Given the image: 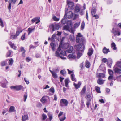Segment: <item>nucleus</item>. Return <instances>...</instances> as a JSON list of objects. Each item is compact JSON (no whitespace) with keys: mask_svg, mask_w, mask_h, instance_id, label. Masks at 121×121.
<instances>
[{"mask_svg":"<svg viewBox=\"0 0 121 121\" xmlns=\"http://www.w3.org/2000/svg\"><path fill=\"white\" fill-rule=\"evenodd\" d=\"M86 98L87 100V101H91V97L90 94L88 95H86Z\"/></svg>","mask_w":121,"mask_h":121,"instance_id":"22","label":"nucleus"},{"mask_svg":"<svg viewBox=\"0 0 121 121\" xmlns=\"http://www.w3.org/2000/svg\"><path fill=\"white\" fill-rule=\"evenodd\" d=\"M95 90L98 93H101V91H100V88L99 87H96Z\"/></svg>","mask_w":121,"mask_h":121,"instance_id":"53","label":"nucleus"},{"mask_svg":"<svg viewBox=\"0 0 121 121\" xmlns=\"http://www.w3.org/2000/svg\"><path fill=\"white\" fill-rule=\"evenodd\" d=\"M50 92H52L53 94L55 92V90L54 87H52L49 89Z\"/></svg>","mask_w":121,"mask_h":121,"instance_id":"48","label":"nucleus"},{"mask_svg":"<svg viewBox=\"0 0 121 121\" xmlns=\"http://www.w3.org/2000/svg\"><path fill=\"white\" fill-rule=\"evenodd\" d=\"M42 118L41 120L42 121H44L47 118V116L46 114H43L42 115Z\"/></svg>","mask_w":121,"mask_h":121,"instance_id":"49","label":"nucleus"},{"mask_svg":"<svg viewBox=\"0 0 121 121\" xmlns=\"http://www.w3.org/2000/svg\"><path fill=\"white\" fill-rule=\"evenodd\" d=\"M120 61H118L116 62V64L115 65L121 68V59Z\"/></svg>","mask_w":121,"mask_h":121,"instance_id":"27","label":"nucleus"},{"mask_svg":"<svg viewBox=\"0 0 121 121\" xmlns=\"http://www.w3.org/2000/svg\"><path fill=\"white\" fill-rule=\"evenodd\" d=\"M85 107V105L84 104L83 100L82 99L81 100V104L80 108L82 109L84 108Z\"/></svg>","mask_w":121,"mask_h":121,"instance_id":"25","label":"nucleus"},{"mask_svg":"<svg viewBox=\"0 0 121 121\" xmlns=\"http://www.w3.org/2000/svg\"><path fill=\"white\" fill-rule=\"evenodd\" d=\"M48 116L49 117L50 121H51L52 118V114L50 112H48Z\"/></svg>","mask_w":121,"mask_h":121,"instance_id":"39","label":"nucleus"},{"mask_svg":"<svg viewBox=\"0 0 121 121\" xmlns=\"http://www.w3.org/2000/svg\"><path fill=\"white\" fill-rule=\"evenodd\" d=\"M85 66L87 68H89L90 66V64L89 62L87 60H86V61Z\"/></svg>","mask_w":121,"mask_h":121,"instance_id":"35","label":"nucleus"},{"mask_svg":"<svg viewBox=\"0 0 121 121\" xmlns=\"http://www.w3.org/2000/svg\"><path fill=\"white\" fill-rule=\"evenodd\" d=\"M71 80L73 81H76V78H75V75L74 74H71Z\"/></svg>","mask_w":121,"mask_h":121,"instance_id":"38","label":"nucleus"},{"mask_svg":"<svg viewBox=\"0 0 121 121\" xmlns=\"http://www.w3.org/2000/svg\"><path fill=\"white\" fill-rule=\"evenodd\" d=\"M69 38L71 42H73L75 41V37L73 35H70L69 37Z\"/></svg>","mask_w":121,"mask_h":121,"instance_id":"24","label":"nucleus"},{"mask_svg":"<svg viewBox=\"0 0 121 121\" xmlns=\"http://www.w3.org/2000/svg\"><path fill=\"white\" fill-rule=\"evenodd\" d=\"M105 75L103 73H98L96 75L97 77L100 78H103L105 77Z\"/></svg>","mask_w":121,"mask_h":121,"instance_id":"10","label":"nucleus"},{"mask_svg":"<svg viewBox=\"0 0 121 121\" xmlns=\"http://www.w3.org/2000/svg\"><path fill=\"white\" fill-rule=\"evenodd\" d=\"M65 14L64 16V18H63L61 21V23L62 24H65L67 22V18L65 17Z\"/></svg>","mask_w":121,"mask_h":121,"instance_id":"15","label":"nucleus"},{"mask_svg":"<svg viewBox=\"0 0 121 121\" xmlns=\"http://www.w3.org/2000/svg\"><path fill=\"white\" fill-rule=\"evenodd\" d=\"M53 19L54 21H59V18H57L55 16H53Z\"/></svg>","mask_w":121,"mask_h":121,"instance_id":"55","label":"nucleus"},{"mask_svg":"<svg viewBox=\"0 0 121 121\" xmlns=\"http://www.w3.org/2000/svg\"><path fill=\"white\" fill-rule=\"evenodd\" d=\"M80 22H78L76 23L74 25L73 27L74 28H77L80 25Z\"/></svg>","mask_w":121,"mask_h":121,"instance_id":"37","label":"nucleus"},{"mask_svg":"<svg viewBox=\"0 0 121 121\" xmlns=\"http://www.w3.org/2000/svg\"><path fill=\"white\" fill-rule=\"evenodd\" d=\"M111 47L114 50H116L117 49V48L116 47V45L115 43L113 42L111 44Z\"/></svg>","mask_w":121,"mask_h":121,"instance_id":"36","label":"nucleus"},{"mask_svg":"<svg viewBox=\"0 0 121 121\" xmlns=\"http://www.w3.org/2000/svg\"><path fill=\"white\" fill-rule=\"evenodd\" d=\"M96 9L95 7H93L92 8L91 10V13L92 15H94L95 14L96 12Z\"/></svg>","mask_w":121,"mask_h":121,"instance_id":"19","label":"nucleus"},{"mask_svg":"<svg viewBox=\"0 0 121 121\" xmlns=\"http://www.w3.org/2000/svg\"><path fill=\"white\" fill-rule=\"evenodd\" d=\"M59 118L60 121H63L65 119L66 117L65 114H64L63 117H59Z\"/></svg>","mask_w":121,"mask_h":121,"instance_id":"43","label":"nucleus"},{"mask_svg":"<svg viewBox=\"0 0 121 121\" xmlns=\"http://www.w3.org/2000/svg\"><path fill=\"white\" fill-rule=\"evenodd\" d=\"M73 14L72 12L71 11L67 13V17L69 19L70 18L72 17Z\"/></svg>","mask_w":121,"mask_h":121,"instance_id":"13","label":"nucleus"},{"mask_svg":"<svg viewBox=\"0 0 121 121\" xmlns=\"http://www.w3.org/2000/svg\"><path fill=\"white\" fill-rule=\"evenodd\" d=\"M11 47L14 50H16L17 47L14 44H13L12 45H11Z\"/></svg>","mask_w":121,"mask_h":121,"instance_id":"64","label":"nucleus"},{"mask_svg":"<svg viewBox=\"0 0 121 121\" xmlns=\"http://www.w3.org/2000/svg\"><path fill=\"white\" fill-rule=\"evenodd\" d=\"M85 25V22H84V21H83L82 22V23H81V30H82L84 28Z\"/></svg>","mask_w":121,"mask_h":121,"instance_id":"41","label":"nucleus"},{"mask_svg":"<svg viewBox=\"0 0 121 121\" xmlns=\"http://www.w3.org/2000/svg\"><path fill=\"white\" fill-rule=\"evenodd\" d=\"M121 32V30L115 27L113 28L112 30L111 31L112 33H114L115 36L116 35L118 36L120 35Z\"/></svg>","mask_w":121,"mask_h":121,"instance_id":"2","label":"nucleus"},{"mask_svg":"<svg viewBox=\"0 0 121 121\" xmlns=\"http://www.w3.org/2000/svg\"><path fill=\"white\" fill-rule=\"evenodd\" d=\"M36 46H34L32 45H31L30 46V49H34L36 47Z\"/></svg>","mask_w":121,"mask_h":121,"instance_id":"62","label":"nucleus"},{"mask_svg":"<svg viewBox=\"0 0 121 121\" xmlns=\"http://www.w3.org/2000/svg\"><path fill=\"white\" fill-rule=\"evenodd\" d=\"M50 45L51 46L52 50L53 51H54L56 46L55 44L53 43L52 42L50 43Z\"/></svg>","mask_w":121,"mask_h":121,"instance_id":"33","label":"nucleus"},{"mask_svg":"<svg viewBox=\"0 0 121 121\" xmlns=\"http://www.w3.org/2000/svg\"><path fill=\"white\" fill-rule=\"evenodd\" d=\"M1 66H3L5 65L6 64V63L4 61H2L1 63Z\"/></svg>","mask_w":121,"mask_h":121,"instance_id":"60","label":"nucleus"},{"mask_svg":"<svg viewBox=\"0 0 121 121\" xmlns=\"http://www.w3.org/2000/svg\"><path fill=\"white\" fill-rule=\"evenodd\" d=\"M92 16L95 17V19H97L99 18V16L97 14L94 15H92Z\"/></svg>","mask_w":121,"mask_h":121,"instance_id":"61","label":"nucleus"},{"mask_svg":"<svg viewBox=\"0 0 121 121\" xmlns=\"http://www.w3.org/2000/svg\"><path fill=\"white\" fill-rule=\"evenodd\" d=\"M86 91V88L85 86H84L80 94L81 95H82L85 94Z\"/></svg>","mask_w":121,"mask_h":121,"instance_id":"21","label":"nucleus"},{"mask_svg":"<svg viewBox=\"0 0 121 121\" xmlns=\"http://www.w3.org/2000/svg\"><path fill=\"white\" fill-rule=\"evenodd\" d=\"M27 95L26 93L24 95V101L25 102L27 99Z\"/></svg>","mask_w":121,"mask_h":121,"instance_id":"56","label":"nucleus"},{"mask_svg":"<svg viewBox=\"0 0 121 121\" xmlns=\"http://www.w3.org/2000/svg\"><path fill=\"white\" fill-rule=\"evenodd\" d=\"M39 19L40 18L39 17H36L32 19L31 20L32 23H34L35 22H36L35 24L38 23L40 22Z\"/></svg>","mask_w":121,"mask_h":121,"instance_id":"9","label":"nucleus"},{"mask_svg":"<svg viewBox=\"0 0 121 121\" xmlns=\"http://www.w3.org/2000/svg\"><path fill=\"white\" fill-rule=\"evenodd\" d=\"M108 71L110 75H113V72L112 70L110 69H108Z\"/></svg>","mask_w":121,"mask_h":121,"instance_id":"52","label":"nucleus"},{"mask_svg":"<svg viewBox=\"0 0 121 121\" xmlns=\"http://www.w3.org/2000/svg\"><path fill=\"white\" fill-rule=\"evenodd\" d=\"M108 79L109 81L112 80H115L116 79L115 77H114L113 75H110L108 77Z\"/></svg>","mask_w":121,"mask_h":121,"instance_id":"30","label":"nucleus"},{"mask_svg":"<svg viewBox=\"0 0 121 121\" xmlns=\"http://www.w3.org/2000/svg\"><path fill=\"white\" fill-rule=\"evenodd\" d=\"M26 33H24V34L23 35L21 38V39L22 40H23L25 39V35Z\"/></svg>","mask_w":121,"mask_h":121,"instance_id":"59","label":"nucleus"},{"mask_svg":"<svg viewBox=\"0 0 121 121\" xmlns=\"http://www.w3.org/2000/svg\"><path fill=\"white\" fill-rule=\"evenodd\" d=\"M60 73L63 76H65L66 73V72L65 69L61 70L60 71Z\"/></svg>","mask_w":121,"mask_h":121,"instance_id":"40","label":"nucleus"},{"mask_svg":"<svg viewBox=\"0 0 121 121\" xmlns=\"http://www.w3.org/2000/svg\"><path fill=\"white\" fill-rule=\"evenodd\" d=\"M35 30V28H33V29H31L30 28H28V30L29 31V32L28 33V35H29L31 33L32 31L33 30Z\"/></svg>","mask_w":121,"mask_h":121,"instance_id":"47","label":"nucleus"},{"mask_svg":"<svg viewBox=\"0 0 121 121\" xmlns=\"http://www.w3.org/2000/svg\"><path fill=\"white\" fill-rule=\"evenodd\" d=\"M69 82V80L68 78H67L65 80V86L66 87H68V83Z\"/></svg>","mask_w":121,"mask_h":121,"instance_id":"26","label":"nucleus"},{"mask_svg":"<svg viewBox=\"0 0 121 121\" xmlns=\"http://www.w3.org/2000/svg\"><path fill=\"white\" fill-rule=\"evenodd\" d=\"M13 60L12 58L9 60L8 62L9 65H12L13 63Z\"/></svg>","mask_w":121,"mask_h":121,"instance_id":"50","label":"nucleus"},{"mask_svg":"<svg viewBox=\"0 0 121 121\" xmlns=\"http://www.w3.org/2000/svg\"><path fill=\"white\" fill-rule=\"evenodd\" d=\"M115 78L117 81H121V75L117 76Z\"/></svg>","mask_w":121,"mask_h":121,"instance_id":"46","label":"nucleus"},{"mask_svg":"<svg viewBox=\"0 0 121 121\" xmlns=\"http://www.w3.org/2000/svg\"><path fill=\"white\" fill-rule=\"evenodd\" d=\"M82 55V53L78 52L77 53V58L78 59Z\"/></svg>","mask_w":121,"mask_h":121,"instance_id":"51","label":"nucleus"},{"mask_svg":"<svg viewBox=\"0 0 121 121\" xmlns=\"http://www.w3.org/2000/svg\"><path fill=\"white\" fill-rule=\"evenodd\" d=\"M17 37V35H12L10 36V38L11 39H13L16 38Z\"/></svg>","mask_w":121,"mask_h":121,"instance_id":"54","label":"nucleus"},{"mask_svg":"<svg viewBox=\"0 0 121 121\" xmlns=\"http://www.w3.org/2000/svg\"><path fill=\"white\" fill-rule=\"evenodd\" d=\"M68 104V101L66 99H63L60 101V105L61 107L67 106Z\"/></svg>","mask_w":121,"mask_h":121,"instance_id":"3","label":"nucleus"},{"mask_svg":"<svg viewBox=\"0 0 121 121\" xmlns=\"http://www.w3.org/2000/svg\"><path fill=\"white\" fill-rule=\"evenodd\" d=\"M65 54V52L64 51H62L60 52L58 51H56L55 52V56L57 57L60 58L64 60L66 59V58L62 56H64Z\"/></svg>","mask_w":121,"mask_h":121,"instance_id":"1","label":"nucleus"},{"mask_svg":"<svg viewBox=\"0 0 121 121\" xmlns=\"http://www.w3.org/2000/svg\"><path fill=\"white\" fill-rule=\"evenodd\" d=\"M16 111V110L15 109V108L13 106H10L9 110V112L10 113L15 112Z\"/></svg>","mask_w":121,"mask_h":121,"instance_id":"16","label":"nucleus"},{"mask_svg":"<svg viewBox=\"0 0 121 121\" xmlns=\"http://www.w3.org/2000/svg\"><path fill=\"white\" fill-rule=\"evenodd\" d=\"M17 31H22V28L20 27H18L17 28Z\"/></svg>","mask_w":121,"mask_h":121,"instance_id":"63","label":"nucleus"},{"mask_svg":"<svg viewBox=\"0 0 121 121\" xmlns=\"http://www.w3.org/2000/svg\"><path fill=\"white\" fill-rule=\"evenodd\" d=\"M80 8L79 7L78 4H77L75 8V11L77 12H78L80 11Z\"/></svg>","mask_w":121,"mask_h":121,"instance_id":"34","label":"nucleus"},{"mask_svg":"<svg viewBox=\"0 0 121 121\" xmlns=\"http://www.w3.org/2000/svg\"><path fill=\"white\" fill-rule=\"evenodd\" d=\"M28 119V117L27 115H25L22 116V121H25Z\"/></svg>","mask_w":121,"mask_h":121,"instance_id":"20","label":"nucleus"},{"mask_svg":"<svg viewBox=\"0 0 121 121\" xmlns=\"http://www.w3.org/2000/svg\"><path fill=\"white\" fill-rule=\"evenodd\" d=\"M93 53V51L92 49H89L88 52V55L89 56L91 55Z\"/></svg>","mask_w":121,"mask_h":121,"instance_id":"44","label":"nucleus"},{"mask_svg":"<svg viewBox=\"0 0 121 121\" xmlns=\"http://www.w3.org/2000/svg\"><path fill=\"white\" fill-rule=\"evenodd\" d=\"M75 56L74 55L72 54H69L68 56V57L69 58H74Z\"/></svg>","mask_w":121,"mask_h":121,"instance_id":"42","label":"nucleus"},{"mask_svg":"<svg viewBox=\"0 0 121 121\" xmlns=\"http://www.w3.org/2000/svg\"><path fill=\"white\" fill-rule=\"evenodd\" d=\"M70 27L68 25H65L63 27L64 30H66L67 31L69 30Z\"/></svg>","mask_w":121,"mask_h":121,"instance_id":"31","label":"nucleus"},{"mask_svg":"<svg viewBox=\"0 0 121 121\" xmlns=\"http://www.w3.org/2000/svg\"><path fill=\"white\" fill-rule=\"evenodd\" d=\"M21 51H23L22 53V55L24 57L25 56V53L26 52L25 50L24 47H21L20 48Z\"/></svg>","mask_w":121,"mask_h":121,"instance_id":"28","label":"nucleus"},{"mask_svg":"<svg viewBox=\"0 0 121 121\" xmlns=\"http://www.w3.org/2000/svg\"><path fill=\"white\" fill-rule=\"evenodd\" d=\"M67 3L69 9H74V4L73 3L70 1H68V0H67Z\"/></svg>","mask_w":121,"mask_h":121,"instance_id":"7","label":"nucleus"},{"mask_svg":"<svg viewBox=\"0 0 121 121\" xmlns=\"http://www.w3.org/2000/svg\"><path fill=\"white\" fill-rule=\"evenodd\" d=\"M0 25L2 27L4 26L3 21L2 19L0 18Z\"/></svg>","mask_w":121,"mask_h":121,"instance_id":"57","label":"nucleus"},{"mask_svg":"<svg viewBox=\"0 0 121 121\" xmlns=\"http://www.w3.org/2000/svg\"><path fill=\"white\" fill-rule=\"evenodd\" d=\"M22 86L21 85L16 86V90H19L22 89Z\"/></svg>","mask_w":121,"mask_h":121,"instance_id":"45","label":"nucleus"},{"mask_svg":"<svg viewBox=\"0 0 121 121\" xmlns=\"http://www.w3.org/2000/svg\"><path fill=\"white\" fill-rule=\"evenodd\" d=\"M61 27L58 24H56L54 25L53 24H52L50 26V27L52 29V31H53L55 30H58L59 28Z\"/></svg>","mask_w":121,"mask_h":121,"instance_id":"6","label":"nucleus"},{"mask_svg":"<svg viewBox=\"0 0 121 121\" xmlns=\"http://www.w3.org/2000/svg\"><path fill=\"white\" fill-rule=\"evenodd\" d=\"M81 84V83L80 82H78L77 84H76L74 82V85L76 89H77L79 88Z\"/></svg>","mask_w":121,"mask_h":121,"instance_id":"18","label":"nucleus"},{"mask_svg":"<svg viewBox=\"0 0 121 121\" xmlns=\"http://www.w3.org/2000/svg\"><path fill=\"white\" fill-rule=\"evenodd\" d=\"M76 42L78 43H80L81 45L82 44H84L85 41V39L84 38H82L80 39L78 37H76Z\"/></svg>","mask_w":121,"mask_h":121,"instance_id":"5","label":"nucleus"},{"mask_svg":"<svg viewBox=\"0 0 121 121\" xmlns=\"http://www.w3.org/2000/svg\"><path fill=\"white\" fill-rule=\"evenodd\" d=\"M84 44H82L80 45H76L75 46V48L76 49V50L78 51H81L83 52L84 50L85 49V48L84 46Z\"/></svg>","mask_w":121,"mask_h":121,"instance_id":"4","label":"nucleus"},{"mask_svg":"<svg viewBox=\"0 0 121 121\" xmlns=\"http://www.w3.org/2000/svg\"><path fill=\"white\" fill-rule=\"evenodd\" d=\"M113 70L115 73L118 74H120L121 73V69L117 68L115 65L113 67Z\"/></svg>","mask_w":121,"mask_h":121,"instance_id":"8","label":"nucleus"},{"mask_svg":"<svg viewBox=\"0 0 121 121\" xmlns=\"http://www.w3.org/2000/svg\"><path fill=\"white\" fill-rule=\"evenodd\" d=\"M45 96H44L43 97L40 99V101L43 104H44L47 101V99L45 98Z\"/></svg>","mask_w":121,"mask_h":121,"instance_id":"23","label":"nucleus"},{"mask_svg":"<svg viewBox=\"0 0 121 121\" xmlns=\"http://www.w3.org/2000/svg\"><path fill=\"white\" fill-rule=\"evenodd\" d=\"M97 82L98 84H99L102 85L104 83V82L103 80L100 78L99 79L97 80Z\"/></svg>","mask_w":121,"mask_h":121,"instance_id":"32","label":"nucleus"},{"mask_svg":"<svg viewBox=\"0 0 121 121\" xmlns=\"http://www.w3.org/2000/svg\"><path fill=\"white\" fill-rule=\"evenodd\" d=\"M102 52L104 54H107L110 51L109 49H107L106 47H104L103 48Z\"/></svg>","mask_w":121,"mask_h":121,"instance_id":"12","label":"nucleus"},{"mask_svg":"<svg viewBox=\"0 0 121 121\" xmlns=\"http://www.w3.org/2000/svg\"><path fill=\"white\" fill-rule=\"evenodd\" d=\"M112 63L113 61L112 59L111 58L108 59L107 62V65L110 68H111Z\"/></svg>","mask_w":121,"mask_h":121,"instance_id":"11","label":"nucleus"},{"mask_svg":"<svg viewBox=\"0 0 121 121\" xmlns=\"http://www.w3.org/2000/svg\"><path fill=\"white\" fill-rule=\"evenodd\" d=\"M8 2L9 4L8 6V8L9 10H10L11 6V4L12 3H13V2L11 0H9L8 1Z\"/></svg>","mask_w":121,"mask_h":121,"instance_id":"29","label":"nucleus"},{"mask_svg":"<svg viewBox=\"0 0 121 121\" xmlns=\"http://www.w3.org/2000/svg\"><path fill=\"white\" fill-rule=\"evenodd\" d=\"M12 52V51L11 50H9L7 52V56L8 57L10 56Z\"/></svg>","mask_w":121,"mask_h":121,"instance_id":"58","label":"nucleus"},{"mask_svg":"<svg viewBox=\"0 0 121 121\" xmlns=\"http://www.w3.org/2000/svg\"><path fill=\"white\" fill-rule=\"evenodd\" d=\"M50 72L52 74V76L55 79L57 77V74L55 72L51 70H50Z\"/></svg>","mask_w":121,"mask_h":121,"instance_id":"14","label":"nucleus"},{"mask_svg":"<svg viewBox=\"0 0 121 121\" xmlns=\"http://www.w3.org/2000/svg\"><path fill=\"white\" fill-rule=\"evenodd\" d=\"M66 52L69 53L74 52V51L73 47L72 46L70 47V48L66 50Z\"/></svg>","mask_w":121,"mask_h":121,"instance_id":"17","label":"nucleus"}]
</instances>
